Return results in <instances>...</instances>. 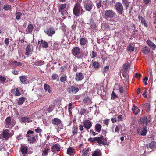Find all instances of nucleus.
<instances>
[{
  "mask_svg": "<svg viewBox=\"0 0 156 156\" xmlns=\"http://www.w3.org/2000/svg\"><path fill=\"white\" fill-rule=\"evenodd\" d=\"M130 65L129 62L124 63L123 66L121 70L123 78L122 79L126 82L129 79L128 74H129V68L130 67Z\"/></svg>",
  "mask_w": 156,
  "mask_h": 156,
  "instance_id": "1",
  "label": "nucleus"
},
{
  "mask_svg": "<svg viewBox=\"0 0 156 156\" xmlns=\"http://www.w3.org/2000/svg\"><path fill=\"white\" fill-rule=\"evenodd\" d=\"M71 51L73 55L78 58H82L85 55V56H87L88 53V52H87V54L86 53L85 54L83 52H80V48L78 47L73 48Z\"/></svg>",
  "mask_w": 156,
  "mask_h": 156,
  "instance_id": "2",
  "label": "nucleus"
},
{
  "mask_svg": "<svg viewBox=\"0 0 156 156\" xmlns=\"http://www.w3.org/2000/svg\"><path fill=\"white\" fill-rule=\"evenodd\" d=\"M103 138L104 136L102 135H101L98 137H90L88 139V141L93 144L94 143L97 142L98 144L104 145V143L103 141Z\"/></svg>",
  "mask_w": 156,
  "mask_h": 156,
  "instance_id": "3",
  "label": "nucleus"
},
{
  "mask_svg": "<svg viewBox=\"0 0 156 156\" xmlns=\"http://www.w3.org/2000/svg\"><path fill=\"white\" fill-rule=\"evenodd\" d=\"M151 119H147L146 116H144L140 118L139 122L143 126H146L147 127L149 122H150Z\"/></svg>",
  "mask_w": 156,
  "mask_h": 156,
  "instance_id": "4",
  "label": "nucleus"
},
{
  "mask_svg": "<svg viewBox=\"0 0 156 156\" xmlns=\"http://www.w3.org/2000/svg\"><path fill=\"white\" fill-rule=\"evenodd\" d=\"M80 3H76L75 4L73 9V14L76 17H77L80 16Z\"/></svg>",
  "mask_w": 156,
  "mask_h": 156,
  "instance_id": "5",
  "label": "nucleus"
},
{
  "mask_svg": "<svg viewBox=\"0 0 156 156\" xmlns=\"http://www.w3.org/2000/svg\"><path fill=\"white\" fill-rule=\"evenodd\" d=\"M79 90V88L75 85L71 86L68 88L67 90L68 93L71 94H75Z\"/></svg>",
  "mask_w": 156,
  "mask_h": 156,
  "instance_id": "6",
  "label": "nucleus"
},
{
  "mask_svg": "<svg viewBox=\"0 0 156 156\" xmlns=\"http://www.w3.org/2000/svg\"><path fill=\"white\" fill-rule=\"evenodd\" d=\"M13 120L14 119L10 116L7 117L5 121V127L6 128L12 127V123L13 122Z\"/></svg>",
  "mask_w": 156,
  "mask_h": 156,
  "instance_id": "7",
  "label": "nucleus"
},
{
  "mask_svg": "<svg viewBox=\"0 0 156 156\" xmlns=\"http://www.w3.org/2000/svg\"><path fill=\"white\" fill-rule=\"evenodd\" d=\"M114 7L117 12L119 13L120 14H122V12L123 10V8L122 4L120 2L116 3Z\"/></svg>",
  "mask_w": 156,
  "mask_h": 156,
  "instance_id": "8",
  "label": "nucleus"
},
{
  "mask_svg": "<svg viewBox=\"0 0 156 156\" xmlns=\"http://www.w3.org/2000/svg\"><path fill=\"white\" fill-rule=\"evenodd\" d=\"M105 15L107 18H111L114 17L116 15V13L112 10H108L105 11Z\"/></svg>",
  "mask_w": 156,
  "mask_h": 156,
  "instance_id": "9",
  "label": "nucleus"
},
{
  "mask_svg": "<svg viewBox=\"0 0 156 156\" xmlns=\"http://www.w3.org/2000/svg\"><path fill=\"white\" fill-rule=\"evenodd\" d=\"M67 6L66 3L61 4L59 6V11L61 12V13L62 16L67 13V11L66 10H64L66 8Z\"/></svg>",
  "mask_w": 156,
  "mask_h": 156,
  "instance_id": "10",
  "label": "nucleus"
},
{
  "mask_svg": "<svg viewBox=\"0 0 156 156\" xmlns=\"http://www.w3.org/2000/svg\"><path fill=\"white\" fill-rule=\"evenodd\" d=\"M137 132L139 134L144 136L147 132V127L143 126L142 128H139L137 129Z\"/></svg>",
  "mask_w": 156,
  "mask_h": 156,
  "instance_id": "11",
  "label": "nucleus"
},
{
  "mask_svg": "<svg viewBox=\"0 0 156 156\" xmlns=\"http://www.w3.org/2000/svg\"><path fill=\"white\" fill-rule=\"evenodd\" d=\"M0 136L2 138L8 140L10 137L11 135L9 133V130L5 129L3 130L2 134L0 135Z\"/></svg>",
  "mask_w": 156,
  "mask_h": 156,
  "instance_id": "12",
  "label": "nucleus"
},
{
  "mask_svg": "<svg viewBox=\"0 0 156 156\" xmlns=\"http://www.w3.org/2000/svg\"><path fill=\"white\" fill-rule=\"evenodd\" d=\"M27 137V140L30 144H33L35 143L36 141V137H37V135L35 136L33 134H29L28 135H26Z\"/></svg>",
  "mask_w": 156,
  "mask_h": 156,
  "instance_id": "13",
  "label": "nucleus"
},
{
  "mask_svg": "<svg viewBox=\"0 0 156 156\" xmlns=\"http://www.w3.org/2000/svg\"><path fill=\"white\" fill-rule=\"evenodd\" d=\"M20 150L22 153L23 155L27 154L28 152V147L24 144L21 145Z\"/></svg>",
  "mask_w": 156,
  "mask_h": 156,
  "instance_id": "14",
  "label": "nucleus"
},
{
  "mask_svg": "<svg viewBox=\"0 0 156 156\" xmlns=\"http://www.w3.org/2000/svg\"><path fill=\"white\" fill-rule=\"evenodd\" d=\"M92 123L90 121L87 119L83 122L84 127L87 129H90L92 126Z\"/></svg>",
  "mask_w": 156,
  "mask_h": 156,
  "instance_id": "15",
  "label": "nucleus"
},
{
  "mask_svg": "<svg viewBox=\"0 0 156 156\" xmlns=\"http://www.w3.org/2000/svg\"><path fill=\"white\" fill-rule=\"evenodd\" d=\"M60 150L59 144L58 143L56 144L51 147V151L54 153H58Z\"/></svg>",
  "mask_w": 156,
  "mask_h": 156,
  "instance_id": "16",
  "label": "nucleus"
},
{
  "mask_svg": "<svg viewBox=\"0 0 156 156\" xmlns=\"http://www.w3.org/2000/svg\"><path fill=\"white\" fill-rule=\"evenodd\" d=\"M147 44L153 50H155L156 48V45L150 40L148 39L146 41Z\"/></svg>",
  "mask_w": 156,
  "mask_h": 156,
  "instance_id": "17",
  "label": "nucleus"
},
{
  "mask_svg": "<svg viewBox=\"0 0 156 156\" xmlns=\"http://www.w3.org/2000/svg\"><path fill=\"white\" fill-rule=\"evenodd\" d=\"M84 7V8L87 11H90L92 9L93 4L90 3H85Z\"/></svg>",
  "mask_w": 156,
  "mask_h": 156,
  "instance_id": "18",
  "label": "nucleus"
},
{
  "mask_svg": "<svg viewBox=\"0 0 156 156\" xmlns=\"http://www.w3.org/2000/svg\"><path fill=\"white\" fill-rule=\"evenodd\" d=\"M53 28L50 27L46 30V33L47 35L49 36H52L55 33V31L54 30Z\"/></svg>",
  "mask_w": 156,
  "mask_h": 156,
  "instance_id": "19",
  "label": "nucleus"
},
{
  "mask_svg": "<svg viewBox=\"0 0 156 156\" xmlns=\"http://www.w3.org/2000/svg\"><path fill=\"white\" fill-rule=\"evenodd\" d=\"M83 77V76L82 72L77 73L76 74L75 80L77 81H80L81 80Z\"/></svg>",
  "mask_w": 156,
  "mask_h": 156,
  "instance_id": "20",
  "label": "nucleus"
},
{
  "mask_svg": "<svg viewBox=\"0 0 156 156\" xmlns=\"http://www.w3.org/2000/svg\"><path fill=\"white\" fill-rule=\"evenodd\" d=\"M141 50L142 53L146 55L149 53L150 49L148 46H145L142 47Z\"/></svg>",
  "mask_w": 156,
  "mask_h": 156,
  "instance_id": "21",
  "label": "nucleus"
},
{
  "mask_svg": "<svg viewBox=\"0 0 156 156\" xmlns=\"http://www.w3.org/2000/svg\"><path fill=\"white\" fill-rule=\"evenodd\" d=\"M61 122V120L57 118H54L51 120V123L54 125H59Z\"/></svg>",
  "mask_w": 156,
  "mask_h": 156,
  "instance_id": "22",
  "label": "nucleus"
},
{
  "mask_svg": "<svg viewBox=\"0 0 156 156\" xmlns=\"http://www.w3.org/2000/svg\"><path fill=\"white\" fill-rule=\"evenodd\" d=\"M92 67L95 69L96 70H97L100 67V63L98 62L95 61L94 62L92 61Z\"/></svg>",
  "mask_w": 156,
  "mask_h": 156,
  "instance_id": "23",
  "label": "nucleus"
},
{
  "mask_svg": "<svg viewBox=\"0 0 156 156\" xmlns=\"http://www.w3.org/2000/svg\"><path fill=\"white\" fill-rule=\"evenodd\" d=\"M147 148L153 149L156 147V142L155 141H152L149 145H147Z\"/></svg>",
  "mask_w": 156,
  "mask_h": 156,
  "instance_id": "24",
  "label": "nucleus"
},
{
  "mask_svg": "<svg viewBox=\"0 0 156 156\" xmlns=\"http://www.w3.org/2000/svg\"><path fill=\"white\" fill-rule=\"evenodd\" d=\"M27 77L25 76H20V81L21 84H27Z\"/></svg>",
  "mask_w": 156,
  "mask_h": 156,
  "instance_id": "25",
  "label": "nucleus"
},
{
  "mask_svg": "<svg viewBox=\"0 0 156 156\" xmlns=\"http://www.w3.org/2000/svg\"><path fill=\"white\" fill-rule=\"evenodd\" d=\"M21 122H32V120L29 119L28 117H21Z\"/></svg>",
  "mask_w": 156,
  "mask_h": 156,
  "instance_id": "26",
  "label": "nucleus"
},
{
  "mask_svg": "<svg viewBox=\"0 0 156 156\" xmlns=\"http://www.w3.org/2000/svg\"><path fill=\"white\" fill-rule=\"evenodd\" d=\"M16 88L14 87L11 90V92L14 94L16 96H20V92L18 88H16Z\"/></svg>",
  "mask_w": 156,
  "mask_h": 156,
  "instance_id": "27",
  "label": "nucleus"
},
{
  "mask_svg": "<svg viewBox=\"0 0 156 156\" xmlns=\"http://www.w3.org/2000/svg\"><path fill=\"white\" fill-rule=\"evenodd\" d=\"M88 42L87 40L85 38H81L80 40V43L81 45H85Z\"/></svg>",
  "mask_w": 156,
  "mask_h": 156,
  "instance_id": "28",
  "label": "nucleus"
},
{
  "mask_svg": "<svg viewBox=\"0 0 156 156\" xmlns=\"http://www.w3.org/2000/svg\"><path fill=\"white\" fill-rule=\"evenodd\" d=\"M102 155L101 151L99 149H97L94 152L92 156H102Z\"/></svg>",
  "mask_w": 156,
  "mask_h": 156,
  "instance_id": "29",
  "label": "nucleus"
},
{
  "mask_svg": "<svg viewBox=\"0 0 156 156\" xmlns=\"http://www.w3.org/2000/svg\"><path fill=\"white\" fill-rule=\"evenodd\" d=\"M134 108H133L132 110L133 112L135 115H137L140 112V110L138 108L135 106H133Z\"/></svg>",
  "mask_w": 156,
  "mask_h": 156,
  "instance_id": "30",
  "label": "nucleus"
},
{
  "mask_svg": "<svg viewBox=\"0 0 156 156\" xmlns=\"http://www.w3.org/2000/svg\"><path fill=\"white\" fill-rule=\"evenodd\" d=\"M101 127V125L98 123L96 124L95 126V131L98 132H100Z\"/></svg>",
  "mask_w": 156,
  "mask_h": 156,
  "instance_id": "31",
  "label": "nucleus"
},
{
  "mask_svg": "<svg viewBox=\"0 0 156 156\" xmlns=\"http://www.w3.org/2000/svg\"><path fill=\"white\" fill-rule=\"evenodd\" d=\"M25 50L26 51L25 52V55H26L28 56L29 55L31 51V48L30 45H27L26 48Z\"/></svg>",
  "mask_w": 156,
  "mask_h": 156,
  "instance_id": "32",
  "label": "nucleus"
},
{
  "mask_svg": "<svg viewBox=\"0 0 156 156\" xmlns=\"http://www.w3.org/2000/svg\"><path fill=\"white\" fill-rule=\"evenodd\" d=\"M34 28V27L32 24H29L27 28L28 30V32L30 34H32V33L33 30Z\"/></svg>",
  "mask_w": 156,
  "mask_h": 156,
  "instance_id": "33",
  "label": "nucleus"
},
{
  "mask_svg": "<svg viewBox=\"0 0 156 156\" xmlns=\"http://www.w3.org/2000/svg\"><path fill=\"white\" fill-rule=\"evenodd\" d=\"M122 3L124 7H126V9H127L128 7L129 6V2L128 0H122Z\"/></svg>",
  "mask_w": 156,
  "mask_h": 156,
  "instance_id": "34",
  "label": "nucleus"
},
{
  "mask_svg": "<svg viewBox=\"0 0 156 156\" xmlns=\"http://www.w3.org/2000/svg\"><path fill=\"white\" fill-rule=\"evenodd\" d=\"M44 88L45 91H48L49 93L51 92L49 85L46 84H44Z\"/></svg>",
  "mask_w": 156,
  "mask_h": 156,
  "instance_id": "35",
  "label": "nucleus"
},
{
  "mask_svg": "<svg viewBox=\"0 0 156 156\" xmlns=\"http://www.w3.org/2000/svg\"><path fill=\"white\" fill-rule=\"evenodd\" d=\"M74 151V149L73 147H69L67 150V153L70 155L73 153Z\"/></svg>",
  "mask_w": 156,
  "mask_h": 156,
  "instance_id": "36",
  "label": "nucleus"
},
{
  "mask_svg": "<svg viewBox=\"0 0 156 156\" xmlns=\"http://www.w3.org/2000/svg\"><path fill=\"white\" fill-rule=\"evenodd\" d=\"M49 150V149L48 148H46L42 152V155L43 156H46L48 155Z\"/></svg>",
  "mask_w": 156,
  "mask_h": 156,
  "instance_id": "37",
  "label": "nucleus"
},
{
  "mask_svg": "<svg viewBox=\"0 0 156 156\" xmlns=\"http://www.w3.org/2000/svg\"><path fill=\"white\" fill-rule=\"evenodd\" d=\"M98 53L97 52L95 51L94 50H93L91 54L90 55L91 56V58H93L95 57H97L98 55Z\"/></svg>",
  "mask_w": 156,
  "mask_h": 156,
  "instance_id": "38",
  "label": "nucleus"
},
{
  "mask_svg": "<svg viewBox=\"0 0 156 156\" xmlns=\"http://www.w3.org/2000/svg\"><path fill=\"white\" fill-rule=\"evenodd\" d=\"M44 62L43 60H41L38 61H36L35 62V65L38 66H41L44 64Z\"/></svg>",
  "mask_w": 156,
  "mask_h": 156,
  "instance_id": "39",
  "label": "nucleus"
},
{
  "mask_svg": "<svg viewBox=\"0 0 156 156\" xmlns=\"http://www.w3.org/2000/svg\"><path fill=\"white\" fill-rule=\"evenodd\" d=\"M67 77L66 75H62L60 78V81L61 82H64L67 80Z\"/></svg>",
  "mask_w": 156,
  "mask_h": 156,
  "instance_id": "40",
  "label": "nucleus"
},
{
  "mask_svg": "<svg viewBox=\"0 0 156 156\" xmlns=\"http://www.w3.org/2000/svg\"><path fill=\"white\" fill-rule=\"evenodd\" d=\"M54 108V105L52 104L50 105L47 109L48 112L49 113L52 111Z\"/></svg>",
  "mask_w": 156,
  "mask_h": 156,
  "instance_id": "41",
  "label": "nucleus"
},
{
  "mask_svg": "<svg viewBox=\"0 0 156 156\" xmlns=\"http://www.w3.org/2000/svg\"><path fill=\"white\" fill-rule=\"evenodd\" d=\"M41 43L42 44V47L44 48H47L48 47V44L47 42L42 40L41 41Z\"/></svg>",
  "mask_w": 156,
  "mask_h": 156,
  "instance_id": "42",
  "label": "nucleus"
},
{
  "mask_svg": "<svg viewBox=\"0 0 156 156\" xmlns=\"http://www.w3.org/2000/svg\"><path fill=\"white\" fill-rule=\"evenodd\" d=\"M127 50L129 51H133L134 50V48L130 44L127 47Z\"/></svg>",
  "mask_w": 156,
  "mask_h": 156,
  "instance_id": "43",
  "label": "nucleus"
},
{
  "mask_svg": "<svg viewBox=\"0 0 156 156\" xmlns=\"http://www.w3.org/2000/svg\"><path fill=\"white\" fill-rule=\"evenodd\" d=\"M3 9L6 10H10L11 9V6L10 5H5L4 6Z\"/></svg>",
  "mask_w": 156,
  "mask_h": 156,
  "instance_id": "44",
  "label": "nucleus"
},
{
  "mask_svg": "<svg viewBox=\"0 0 156 156\" xmlns=\"http://www.w3.org/2000/svg\"><path fill=\"white\" fill-rule=\"evenodd\" d=\"M117 98H118V96L115 93L114 91H113L111 94V99L114 100Z\"/></svg>",
  "mask_w": 156,
  "mask_h": 156,
  "instance_id": "45",
  "label": "nucleus"
},
{
  "mask_svg": "<svg viewBox=\"0 0 156 156\" xmlns=\"http://www.w3.org/2000/svg\"><path fill=\"white\" fill-rule=\"evenodd\" d=\"M144 106L145 108L147 109V111H149L150 109V104L149 103H146L144 104Z\"/></svg>",
  "mask_w": 156,
  "mask_h": 156,
  "instance_id": "46",
  "label": "nucleus"
},
{
  "mask_svg": "<svg viewBox=\"0 0 156 156\" xmlns=\"http://www.w3.org/2000/svg\"><path fill=\"white\" fill-rule=\"evenodd\" d=\"M89 151V150L88 148H87L85 150H84L83 152V154L82 156H87Z\"/></svg>",
  "mask_w": 156,
  "mask_h": 156,
  "instance_id": "47",
  "label": "nucleus"
},
{
  "mask_svg": "<svg viewBox=\"0 0 156 156\" xmlns=\"http://www.w3.org/2000/svg\"><path fill=\"white\" fill-rule=\"evenodd\" d=\"M6 80V78L5 77L2 76L0 75V81L1 82L3 83Z\"/></svg>",
  "mask_w": 156,
  "mask_h": 156,
  "instance_id": "48",
  "label": "nucleus"
},
{
  "mask_svg": "<svg viewBox=\"0 0 156 156\" xmlns=\"http://www.w3.org/2000/svg\"><path fill=\"white\" fill-rule=\"evenodd\" d=\"M86 112V110L83 108L82 109H81V110L80 112V115H84V114H85Z\"/></svg>",
  "mask_w": 156,
  "mask_h": 156,
  "instance_id": "49",
  "label": "nucleus"
},
{
  "mask_svg": "<svg viewBox=\"0 0 156 156\" xmlns=\"http://www.w3.org/2000/svg\"><path fill=\"white\" fill-rule=\"evenodd\" d=\"M90 25L91 27L93 28V29L95 28L96 27L95 23L93 21H91L90 22Z\"/></svg>",
  "mask_w": 156,
  "mask_h": 156,
  "instance_id": "50",
  "label": "nucleus"
},
{
  "mask_svg": "<svg viewBox=\"0 0 156 156\" xmlns=\"http://www.w3.org/2000/svg\"><path fill=\"white\" fill-rule=\"evenodd\" d=\"M12 65L13 66H19L20 65V62H18L16 61H14L12 62Z\"/></svg>",
  "mask_w": 156,
  "mask_h": 156,
  "instance_id": "51",
  "label": "nucleus"
},
{
  "mask_svg": "<svg viewBox=\"0 0 156 156\" xmlns=\"http://www.w3.org/2000/svg\"><path fill=\"white\" fill-rule=\"evenodd\" d=\"M90 134H91L92 135L95 136L96 135H97L98 133H95L93 129H90Z\"/></svg>",
  "mask_w": 156,
  "mask_h": 156,
  "instance_id": "52",
  "label": "nucleus"
},
{
  "mask_svg": "<svg viewBox=\"0 0 156 156\" xmlns=\"http://www.w3.org/2000/svg\"><path fill=\"white\" fill-rule=\"evenodd\" d=\"M109 67L108 66H106L105 67H104V70L103 71V73L105 74L107 71L109 69Z\"/></svg>",
  "mask_w": 156,
  "mask_h": 156,
  "instance_id": "53",
  "label": "nucleus"
},
{
  "mask_svg": "<svg viewBox=\"0 0 156 156\" xmlns=\"http://www.w3.org/2000/svg\"><path fill=\"white\" fill-rule=\"evenodd\" d=\"M101 0H100L99 2L96 3V6L98 8H100L101 7Z\"/></svg>",
  "mask_w": 156,
  "mask_h": 156,
  "instance_id": "54",
  "label": "nucleus"
},
{
  "mask_svg": "<svg viewBox=\"0 0 156 156\" xmlns=\"http://www.w3.org/2000/svg\"><path fill=\"white\" fill-rule=\"evenodd\" d=\"M58 77V75L56 74H53L52 76V79L53 80H56Z\"/></svg>",
  "mask_w": 156,
  "mask_h": 156,
  "instance_id": "55",
  "label": "nucleus"
},
{
  "mask_svg": "<svg viewBox=\"0 0 156 156\" xmlns=\"http://www.w3.org/2000/svg\"><path fill=\"white\" fill-rule=\"evenodd\" d=\"M35 131L37 133H41L42 132V130L38 127L37 129H35Z\"/></svg>",
  "mask_w": 156,
  "mask_h": 156,
  "instance_id": "56",
  "label": "nucleus"
},
{
  "mask_svg": "<svg viewBox=\"0 0 156 156\" xmlns=\"http://www.w3.org/2000/svg\"><path fill=\"white\" fill-rule=\"evenodd\" d=\"M135 77L137 79H140L141 76V75L137 73L135 74L134 75Z\"/></svg>",
  "mask_w": 156,
  "mask_h": 156,
  "instance_id": "57",
  "label": "nucleus"
},
{
  "mask_svg": "<svg viewBox=\"0 0 156 156\" xmlns=\"http://www.w3.org/2000/svg\"><path fill=\"white\" fill-rule=\"evenodd\" d=\"M5 44L7 46L9 44V39L8 38H6L5 39Z\"/></svg>",
  "mask_w": 156,
  "mask_h": 156,
  "instance_id": "58",
  "label": "nucleus"
},
{
  "mask_svg": "<svg viewBox=\"0 0 156 156\" xmlns=\"http://www.w3.org/2000/svg\"><path fill=\"white\" fill-rule=\"evenodd\" d=\"M80 15H82L85 11L83 9L82 7H81L80 5Z\"/></svg>",
  "mask_w": 156,
  "mask_h": 156,
  "instance_id": "59",
  "label": "nucleus"
},
{
  "mask_svg": "<svg viewBox=\"0 0 156 156\" xmlns=\"http://www.w3.org/2000/svg\"><path fill=\"white\" fill-rule=\"evenodd\" d=\"M25 101V98L22 97L20 98V105L23 104Z\"/></svg>",
  "mask_w": 156,
  "mask_h": 156,
  "instance_id": "60",
  "label": "nucleus"
},
{
  "mask_svg": "<svg viewBox=\"0 0 156 156\" xmlns=\"http://www.w3.org/2000/svg\"><path fill=\"white\" fill-rule=\"evenodd\" d=\"M72 133L73 134L72 135V136H73L74 135L76 134L77 133V128L74 129V131H73Z\"/></svg>",
  "mask_w": 156,
  "mask_h": 156,
  "instance_id": "61",
  "label": "nucleus"
},
{
  "mask_svg": "<svg viewBox=\"0 0 156 156\" xmlns=\"http://www.w3.org/2000/svg\"><path fill=\"white\" fill-rule=\"evenodd\" d=\"M16 19L17 20H20V12H16Z\"/></svg>",
  "mask_w": 156,
  "mask_h": 156,
  "instance_id": "62",
  "label": "nucleus"
},
{
  "mask_svg": "<svg viewBox=\"0 0 156 156\" xmlns=\"http://www.w3.org/2000/svg\"><path fill=\"white\" fill-rule=\"evenodd\" d=\"M118 121H120L122 120V115H120L118 116Z\"/></svg>",
  "mask_w": 156,
  "mask_h": 156,
  "instance_id": "63",
  "label": "nucleus"
},
{
  "mask_svg": "<svg viewBox=\"0 0 156 156\" xmlns=\"http://www.w3.org/2000/svg\"><path fill=\"white\" fill-rule=\"evenodd\" d=\"M138 19L139 20V21H141V22L144 21V20H145L144 18L141 16H138Z\"/></svg>",
  "mask_w": 156,
  "mask_h": 156,
  "instance_id": "64",
  "label": "nucleus"
}]
</instances>
